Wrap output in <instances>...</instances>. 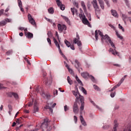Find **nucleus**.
Segmentation results:
<instances>
[{"label":"nucleus","instance_id":"obj_1","mask_svg":"<svg viewBox=\"0 0 131 131\" xmlns=\"http://www.w3.org/2000/svg\"><path fill=\"white\" fill-rule=\"evenodd\" d=\"M98 33L99 34L100 36H101L102 41H103V39H104H104H106V40L108 41L110 45H111V47L113 48L114 49L112 48H110L109 50V52H111V53H112V54L114 55V56L117 55V56H118V57H119V52H117L115 49H116V47H115V45H114V43H113V42L111 41V39H110V37L108 36V35H105V36H103V33H102L101 31L96 30L95 32L96 40H98Z\"/></svg>","mask_w":131,"mask_h":131},{"label":"nucleus","instance_id":"obj_2","mask_svg":"<svg viewBox=\"0 0 131 131\" xmlns=\"http://www.w3.org/2000/svg\"><path fill=\"white\" fill-rule=\"evenodd\" d=\"M72 92L74 96H75L76 98V101H77V100H80L81 104V106L80 107V109L81 111H82L83 109H84V98H83V96L80 95V94H79L78 90H77V91H72Z\"/></svg>","mask_w":131,"mask_h":131},{"label":"nucleus","instance_id":"obj_3","mask_svg":"<svg viewBox=\"0 0 131 131\" xmlns=\"http://www.w3.org/2000/svg\"><path fill=\"white\" fill-rule=\"evenodd\" d=\"M33 102H34V110H33V112L34 113H35L36 112H38L39 108H38V106H37V102L36 101V100L34 101V99H32V101H30L28 104V106L29 107H31V106H32V105H33Z\"/></svg>","mask_w":131,"mask_h":131},{"label":"nucleus","instance_id":"obj_4","mask_svg":"<svg viewBox=\"0 0 131 131\" xmlns=\"http://www.w3.org/2000/svg\"><path fill=\"white\" fill-rule=\"evenodd\" d=\"M49 122V119L48 118H46L44 120V122H43L41 125V127L42 129L43 128H45L47 129V131H50L51 130V126H49V124L48 123Z\"/></svg>","mask_w":131,"mask_h":131},{"label":"nucleus","instance_id":"obj_5","mask_svg":"<svg viewBox=\"0 0 131 131\" xmlns=\"http://www.w3.org/2000/svg\"><path fill=\"white\" fill-rule=\"evenodd\" d=\"M81 75L83 78H88V77H90L93 82H95V77L92 75H90L88 72H83L81 74Z\"/></svg>","mask_w":131,"mask_h":131},{"label":"nucleus","instance_id":"obj_6","mask_svg":"<svg viewBox=\"0 0 131 131\" xmlns=\"http://www.w3.org/2000/svg\"><path fill=\"white\" fill-rule=\"evenodd\" d=\"M74 43H77L78 47H80L81 46V41H80V38H79V35L77 33L76 34V38H74L73 40Z\"/></svg>","mask_w":131,"mask_h":131},{"label":"nucleus","instance_id":"obj_7","mask_svg":"<svg viewBox=\"0 0 131 131\" xmlns=\"http://www.w3.org/2000/svg\"><path fill=\"white\" fill-rule=\"evenodd\" d=\"M28 19L29 20V23L31 24V25H33V26H36V23H35V20L33 18H32V16L31 14H29L28 15Z\"/></svg>","mask_w":131,"mask_h":131},{"label":"nucleus","instance_id":"obj_8","mask_svg":"<svg viewBox=\"0 0 131 131\" xmlns=\"http://www.w3.org/2000/svg\"><path fill=\"white\" fill-rule=\"evenodd\" d=\"M57 28L60 32H63V31L67 30V27L65 25L58 24L57 25Z\"/></svg>","mask_w":131,"mask_h":131},{"label":"nucleus","instance_id":"obj_9","mask_svg":"<svg viewBox=\"0 0 131 131\" xmlns=\"http://www.w3.org/2000/svg\"><path fill=\"white\" fill-rule=\"evenodd\" d=\"M53 41L54 42V43L58 49L59 53L60 54V55H61V56L64 57L65 55H64V54L62 52V51H61V48H60V45H59V43H58V41H57V40H56V38H55V37H53Z\"/></svg>","mask_w":131,"mask_h":131},{"label":"nucleus","instance_id":"obj_10","mask_svg":"<svg viewBox=\"0 0 131 131\" xmlns=\"http://www.w3.org/2000/svg\"><path fill=\"white\" fill-rule=\"evenodd\" d=\"M56 4L61 11H64V10H65V5L64 4H62V2H61V1H56Z\"/></svg>","mask_w":131,"mask_h":131},{"label":"nucleus","instance_id":"obj_11","mask_svg":"<svg viewBox=\"0 0 131 131\" xmlns=\"http://www.w3.org/2000/svg\"><path fill=\"white\" fill-rule=\"evenodd\" d=\"M73 109V112L75 113V114H77V113H78V105H77V102H74Z\"/></svg>","mask_w":131,"mask_h":131},{"label":"nucleus","instance_id":"obj_12","mask_svg":"<svg viewBox=\"0 0 131 131\" xmlns=\"http://www.w3.org/2000/svg\"><path fill=\"white\" fill-rule=\"evenodd\" d=\"M93 4V7L95 10V12H99V6H98V3H97V1H93L92 2Z\"/></svg>","mask_w":131,"mask_h":131},{"label":"nucleus","instance_id":"obj_13","mask_svg":"<svg viewBox=\"0 0 131 131\" xmlns=\"http://www.w3.org/2000/svg\"><path fill=\"white\" fill-rule=\"evenodd\" d=\"M43 82L46 85H51L52 84V79L48 80L47 78H45Z\"/></svg>","mask_w":131,"mask_h":131},{"label":"nucleus","instance_id":"obj_14","mask_svg":"<svg viewBox=\"0 0 131 131\" xmlns=\"http://www.w3.org/2000/svg\"><path fill=\"white\" fill-rule=\"evenodd\" d=\"M82 21L83 24H84L85 25H88V26H89V27H92L91 24H90V22L89 21L88 19H86V18H85V17L83 19H82Z\"/></svg>","mask_w":131,"mask_h":131},{"label":"nucleus","instance_id":"obj_15","mask_svg":"<svg viewBox=\"0 0 131 131\" xmlns=\"http://www.w3.org/2000/svg\"><path fill=\"white\" fill-rule=\"evenodd\" d=\"M80 120L82 125H83L84 126H86V123L85 122V121H84L83 117L81 115L80 116Z\"/></svg>","mask_w":131,"mask_h":131},{"label":"nucleus","instance_id":"obj_16","mask_svg":"<svg viewBox=\"0 0 131 131\" xmlns=\"http://www.w3.org/2000/svg\"><path fill=\"white\" fill-rule=\"evenodd\" d=\"M52 105V103H48L47 105H46L45 107V109H49V111L51 113H53V109H52V107L51 106Z\"/></svg>","mask_w":131,"mask_h":131},{"label":"nucleus","instance_id":"obj_17","mask_svg":"<svg viewBox=\"0 0 131 131\" xmlns=\"http://www.w3.org/2000/svg\"><path fill=\"white\" fill-rule=\"evenodd\" d=\"M25 35L28 38H32V37H33V34L29 32H26Z\"/></svg>","mask_w":131,"mask_h":131},{"label":"nucleus","instance_id":"obj_18","mask_svg":"<svg viewBox=\"0 0 131 131\" xmlns=\"http://www.w3.org/2000/svg\"><path fill=\"white\" fill-rule=\"evenodd\" d=\"M81 6L83 8V10L85 13V14H88V11H86V7L85 6V5L84 4V2H81Z\"/></svg>","mask_w":131,"mask_h":131},{"label":"nucleus","instance_id":"obj_19","mask_svg":"<svg viewBox=\"0 0 131 131\" xmlns=\"http://www.w3.org/2000/svg\"><path fill=\"white\" fill-rule=\"evenodd\" d=\"M111 13L114 17H116V18H118V14H117V12H116L115 10H112Z\"/></svg>","mask_w":131,"mask_h":131},{"label":"nucleus","instance_id":"obj_20","mask_svg":"<svg viewBox=\"0 0 131 131\" xmlns=\"http://www.w3.org/2000/svg\"><path fill=\"white\" fill-rule=\"evenodd\" d=\"M130 128V126L129 125H125L124 128H123V131H131Z\"/></svg>","mask_w":131,"mask_h":131},{"label":"nucleus","instance_id":"obj_21","mask_svg":"<svg viewBox=\"0 0 131 131\" xmlns=\"http://www.w3.org/2000/svg\"><path fill=\"white\" fill-rule=\"evenodd\" d=\"M18 7L20 9L21 12H24V9L22 7V2L21 1H18Z\"/></svg>","mask_w":131,"mask_h":131},{"label":"nucleus","instance_id":"obj_22","mask_svg":"<svg viewBox=\"0 0 131 131\" xmlns=\"http://www.w3.org/2000/svg\"><path fill=\"white\" fill-rule=\"evenodd\" d=\"M114 131H117V127H118V123H117V121L115 120L114 121Z\"/></svg>","mask_w":131,"mask_h":131},{"label":"nucleus","instance_id":"obj_23","mask_svg":"<svg viewBox=\"0 0 131 131\" xmlns=\"http://www.w3.org/2000/svg\"><path fill=\"white\" fill-rule=\"evenodd\" d=\"M71 10L73 15H74V14L75 13L76 14V15H78V13H77V9L71 8Z\"/></svg>","mask_w":131,"mask_h":131},{"label":"nucleus","instance_id":"obj_24","mask_svg":"<svg viewBox=\"0 0 131 131\" xmlns=\"http://www.w3.org/2000/svg\"><path fill=\"white\" fill-rule=\"evenodd\" d=\"M122 19L125 24L126 23V21H125V20L127 19V16L125 14H122Z\"/></svg>","mask_w":131,"mask_h":131},{"label":"nucleus","instance_id":"obj_25","mask_svg":"<svg viewBox=\"0 0 131 131\" xmlns=\"http://www.w3.org/2000/svg\"><path fill=\"white\" fill-rule=\"evenodd\" d=\"M61 17H62L63 19H64L66 22H67L68 24H70V20H69V18H68V17L63 15H61Z\"/></svg>","mask_w":131,"mask_h":131},{"label":"nucleus","instance_id":"obj_26","mask_svg":"<svg viewBox=\"0 0 131 131\" xmlns=\"http://www.w3.org/2000/svg\"><path fill=\"white\" fill-rule=\"evenodd\" d=\"M79 17L81 19V20H82L83 19H84V18H85V15H84V13L81 12V13H79Z\"/></svg>","mask_w":131,"mask_h":131},{"label":"nucleus","instance_id":"obj_27","mask_svg":"<svg viewBox=\"0 0 131 131\" xmlns=\"http://www.w3.org/2000/svg\"><path fill=\"white\" fill-rule=\"evenodd\" d=\"M91 102L92 103V104H93V105H94V106H95V107L97 109H98V110H100V111H102V108L99 107V106H98L97 105H96V103H95V102L93 101H91Z\"/></svg>","mask_w":131,"mask_h":131},{"label":"nucleus","instance_id":"obj_28","mask_svg":"<svg viewBox=\"0 0 131 131\" xmlns=\"http://www.w3.org/2000/svg\"><path fill=\"white\" fill-rule=\"evenodd\" d=\"M75 67L76 68H78L79 66H80V63H79V62L77 60H75Z\"/></svg>","mask_w":131,"mask_h":131},{"label":"nucleus","instance_id":"obj_29","mask_svg":"<svg viewBox=\"0 0 131 131\" xmlns=\"http://www.w3.org/2000/svg\"><path fill=\"white\" fill-rule=\"evenodd\" d=\"M67 80H68V83H69V84H70V85H71V84H72V83H73V82L72 81V80H71V79L70 78V77L68 76Z\"/></svg>","mask_w":131,"mask_h":131},{"label":"nucleus","instance_id":"obj_30","mask_svg":"<svg viewBox=\"0 0 131 131\" xmlns=\"http://www.w3.org/2000/svg\"><path fill=\"white\" fill-rule=\"evenodd\" d=\"M64 63L66 64V67L67 68V69H68L69 72H70V73H72V69L69 68V66L66 63V62L64 61Z\"/></svg>","mask_w":131,"mask_h":131},{"label":"nucleus","instance_id":"obj_31","mask_svg":"<svg viewBox=\"0 0 131 131\" xmlns=\"http://www.w3.org/2000/svg\"><path fill=\"white\" fill-rule=\"evenodd\" d=\"M75 78H76L77 81L78 82V83H79L81 85H82V82H81L80 79H79V78H78V77L77 76H75Z\"/></svg>","mask_w":131,"mask_h":131},{"label":"nucleus","instance_id":"obj_32","mask_svg":"<svg viewBox=\"0 0 131 131\" xmlns=\"http://www.w3.org/2000/svg\"><path fill=\"white\" fill-rule=\"evenodd\" d=\"M64 43L66 45L67 47H68V48H70V42L68 41V40L65 39L64 40Z\"/></svg>","mask_w":131,"mask_h":131},{"label":"nucleus","instance_id":"obj_33","mask_svg":"<svg viewBox=\"0 0 131 131\" xmlns=\"http://www.w3.org/2000/svg\"><path fill=\"white\" fill-rule=\"evenodd\" d=\"M8 108H9V112L8 113L9 114H10V115H11V112H12V110H13V108L12 107V105H8Z\"/></svg>","mask_w":131,"mask_h":131},{"label":"nucleus","instance_id":"obj_34","mask_svg":"<svg viewBox=\"0 0 131 131\" xmlns=\"http://www.w3.org/2000/svg\"><path fill=\"white\" fill-rule=\"evenodd\" d=\"M100 7L102 10H104V2L102 1H99Z\"/></svg>","mask_w":131,"mask_h":131},{"label":"nucleus","instance_id":"obj_35","mask_svg":"<svg viewBox=\"0 0 131 131\" xmlns=\"http://www.w3.org/2000/svg\"><path fill=\"white\" fill-rule=\"evenodd\" d=\"M48 12L49 14H54V9L53 8H50L48 9Z\"/></svg>","mask_w":131,"mask_h":131},{"label":"nucleus","instance_id":"obj_36","mask_svg":"<svg viewBox=\"0 0 131 131\" xmlns=\"http://www.w3.org/2000/svg\"><path fill=\"white\" fill-rule=\"evenodd\" d=\"M93 86L96 91H98V92H100L101 91V89L97 85H94Z\"/></svg>","mask_w":131,"mask_h":131},{"label":"nucleus","instance_id":"obj_37","mask_svg":"<svg viewBox=\"0 0 131 131\" xmlns=\"http://www.w3.org/2000/svg\"><path fill=\"white\" fill-rule=\"evenodd\" d=\"M124 81V78H122L120 81L118 83V86H120L121 83H122Z\"/></svg>","mask_w":131,"mask_h":131},{"label":"nucleus","instance_id":"obj_38","mask_svg":"<svg viewBox=\"0 0 131 131\" xmlns=\"http://www.w3.org/2000/svg\"><path fill=\"white\" fill-rule=\"evenodd\" d=\"M7 24V22L5 20H3L0 22V26H5Z\"/></svg>","mask_w":131,"mask_h":131},{"label":"nucleus","instance_id":"obj_39","mask_svg":"<svg viewBox=\"0 0 131 131\" xmlns=\"http://www.w3.org/2000/svg\"><path fill=\"white\" fill-rule=\"evenodd\" d=\"M81 91L82 92V93H83V94H84V95H86L88 94L86 90H85L83 87H81Z\"/></svg>","mask_w":131,"mask_h":131},{"label":"nucleus","instance_id":"obj_40","mask_svg":"<svg viewBox=\"0 0 131 131\" xmlns=\"http://www.w3.org/2000/svg\"><path fill=\"white\" fill-rule=\"evenodd\" d=\"M118 84L117 85H116L115 86H114L111 90L109 91V92H113V91H114V90H115V89H117V88H118Z\"/></svg>","mask_w":131,"mask_h":131},{"label":"nucleus","instance_id":"obj_41","mask_svg":"<svg viewBox=\"0 0 131 131\" xmlns=\"http://www.w3.org/2000/svg\"><path fill=\"white\" fill-rule=\"evenodd\" d=\"M118 84L117 85H116L115 86H114L111 90L109 91V92H113V91H114V90H115V89H117V88H118Z\"/></svg>","mask_w":131,"mask_h":131},{"label":"nucleus","instance_id":"obj_42","mask_svg":"<svg viewBox=\"0 0 131 131\" xmlns=\"http://www.w3.org/2000/svg\"><path fill=\"white\" fill-rule=\"evenodd\" d=\"M45 19L46 20H47L48 21V22H49L50 23H51V24H52V23H53V20L50 18H48L47 17H45Z\"/></svg>","mask_w":131,"mask_h":131},{"label":"nucleus","instance_id":"obj_43","mask_svg":"<svg viewBox=\"0 0 131 131\" xmlns=\"http://www.w3.org/2000/svg\"><path fill=\"white\" fill-rule=\"evenodd\" d=\"M53 94L54 97H56V96L58 95V90H54L53 91Z\"/></svg>","mask_w":131,"mask_h":131},{"label":"nucleus","instance_id":"obj_44","mask_svg":"<svg viewBox=\"0 0 131 131\" xmlns=\"http://www.w3.org/2000/svg\"><path fill=\"white\" fill-rule=\"evenodd\" d=\"M119 29H121V30L123 31V32H124V28L122 27V26H121L120 24L118 25Z\"/></svg>","mask_w":131,"mask_h":131},{"label":"nucleus","instance_id":"obj_45","mask_svg":"<svg viewBox=\"0 0 131 131\" xmlns=\"http://www.w3.org/2000/svg\"><path fill=\"white\" fill-rule=\"evenodd\" d=\"M116 34L117 36L119 38H120V39H122V38H122V36H120V35L118 33V32H116Z\"/></svg>","mask_w":131,"mask_h":131},{"label":"nucleus","instance_id":"obj_46","mask_svg":"<svg viewBox=\"0 0 131 131\" xmlns=\"http://www.w3.org/2000/svg\"><path fill=\"white\" fill-rule=\"evenodd\" d=\"M13 97L16 99H18L19 98L18 96V94H17V93H13Z\"/></svg>","mask_w":131,"mask_h":131},{"label":"nucleus","instance_id":"obj_47","mask_svg":"<svg viewBox=\"0 0 131 131\" xmlns=\"http://www.w3.org/2000/svg\"><path fill=\"white\" fill-rule=\"evenodd\" d=\"M13 53V51L12 50H9L6 52V54L9 55H12Z\"/></svg>","mask_w":131,"mask_h":131},{"label":"nucleus","instance_id":"obj_48","mask_svg":"<svg viewBox=\"0 0 131 131\" xmlns=\"http://www.w3.org/2000/svg\"><path fill=\"white\" fill-rule=\"evenodd\" d=\"M125 4H126V6L128 7V8L130 7V5L129 4V2H128V1H126Z\"/></svg>","mask_w":131,"mask_h":131},{"label":"nucleus","instance_id":"obj_49","mask_svg":"<svg viewBox=\"0 0 131 131\" xmlns=\"http://www.w3.org/2000/svg\"><path fill=\"white\" fill-rule=\"evenodd\" d=\"M64 110L65 112L67 111L68 110H69V107H68L67 106V105H66L64 106Z\"/></svg>","mask_w":131,"mask_h":131},{"label":"nucleus","instance_id":"obj_50","mask_svg":"<svg viewBox=\"0 0 131 131\" xmlns=\"http://www.w3.org/2000/svg\"><path fill=\"white\" fill-rule=\"evenodd\" d=\"M50 104H51V107H52V108H55V106L57 105V104L56 103H54L53 104V103L51 102V103H50Z\"/></svg>","mask_w":131,"mask_h":131},{"label":"nucleus","instance_id":"obj_51","mask_svg":"<svg viewBox=\"0 0 131 131\" xmlns=\"http://www.w3.org/2000/svg\"><path fill=\"white\" fill-rule=\"evenodd\" d=\"M73 4H74V6H75V7H76V8H78V3H77L76 2H74Z\"/></svg>","mask_w":131,"mask_h":131},{"label":"nucleus","instance_id":"obj_52","mask_svg":"<svg viewBox=\"0 0 131 131\" xmlns=\"http://www.w3.org/2000/svg\"><path fill=\"white\" fill-rule=\"evenodd\" d=\"M74 120L75 121V123H77V117H76V116H74Z\"/></svg>","mask_w":131,"mask_h":131},{"label":"nucleus","instance_id":"obj_53","mask_svg":"<svg viewBox=\"0 0 131 131\" xmlns=\"http://www.w3.org/2000/svg\"><path fill=\"white\" fill-rule=\"evenodd\" d=\"M14 94V93H13V92H10V93H8V96L10 97V98H12V97H13V94Z\"/></svg>","mask_w":131,"mask_h":131},{"label":"nucleus","instance_id":"obj_54","mask_svg":"<svg viewBox=\"0 0 131 131\" xmlns=\"http://www.w3.org/2000/svg\"><path fill=\"white\" fill-rule=\"evenodd\" d=\"M47 41L48 43H49L50 46L52 45V42L51 41V39H50V38H47Z\"/></svg>","mask_w":131,"mask_h":131},{"label":"nucleus","instance_id":"obj_55","mask_svg":"<svg viewBox=\"0 0 131 131\" xmlns=\"http://www.w3.org/2000/svg\"><path fill=\"white\" fill-rule=\"evenodd\" d=\"M115 95H116V93L115 92H114V93H112L111 94V97L112 98H114V97H115Z\"/></svg>","mask_w":131,"mask_h":131},{"label":"nucleus","instance_id":"obj_56","mask_svg":"<svg viewBox=\"0 0 131 131\" xmlns=\"http://www.w3.org/2000/svg\"><path fill=\"white\" fill-rule=\"evenodd\" d=\"M12 19H9V18H6L5 19V22H8V23H10V22H11Z\"/></svg>","mask_w":131,"mask_h":131},{"label":"nucleus","instance_id":"obj_57","mask_svg":"<svg viewBox=\"0 0 131 131\" xmlns=\"http://www.w3.org/2000/svg\"><path fill=\"white\" fill-rule=\"evenodd\" d=\"M46 97L48 99H51V95L50 94H47Z\"/></svg>","mask_w":131,"mask_h":131},{"label":"nucleus","instance_id":"obj_58","mask_svg":"<svg viewBox=\"0 0 131 131\" xmlns=\"http://www.w3.org/2000/svg\"><path fill=\"white\" fill-rule=\"evenodd\" d=\"M103 128H104V129H107L109 128V125L103 126Z\"/></svg>","mask_w":131,"mask_h":131},{"label":"nucleus","instance_id":"obj_59","mask_svg":"<svg viewBox=\"0 0 131 131\" xmlns=\"http://www.w3.org/2000/svg\"><path fill=\"white\" fill-rule=\"evenodd\" d=\"M70 47L71 49V50H73V51H74V50H75V48H74V46L73 45H70Z\"/></svg>","mask_w":131,"mask_h":131},{"label":"nucleus","instance_id":"obj_60","mask_svg":"<svg viewBox=\"0 0 131 131\" xmlns=\"http://www.w3.org/2000/svg\"><path fill=\"white\" fill-rule=\"evenodd\" d=\"M2 89H5V87H4V84H0V90H2Z\"/></svg>","mask_w":131,"mask_h":131},{"label":"nucleus","instance_id":"obj_61","mask_svg":"<svg viewBox=\"0 0 131 131\" xmlns=\"http://www.w3.org/2000/svg\"><path fill=\"white\" fill-rule=\"evenodd\" d=\"M47 34L49 37L52 36V33L51 32H48Z\"/></svg>","mask_w":131,"mask_h":131},{"label":"nucleus","instance_id":"obj_62","mask_svg":"<svg viewBox=\"0 0 131 131\" xmlns=\"http://www.w3.org/2000/svg\"><path fill=\"white\" fill-rule=\"evenodd\" d=\"M4 11L5 10L4 9H2L1 10H0V16H2V14L4 13Z\"/></svg>","mask_w":131,"mask_h":131},{"label":"nucleus","instance_id":"obj_63","mask_svg":"<svg viewBox=\"0 0 131 131\" xmlns=\"http://www.w3.org/2000/svg\"><path fill=\"white\" fill-rule=\"evenodd\" d=\"M106 4L107 7H110V4H109V1H106Z\"/></svg>","mask_w":131,"mask_h":131},{"label":"nucleus","instance_id":"obj_64","mask_svg":"<svg viewBox=\"0 0 131 131\" xmlns=\"http://www.w3.org/2000/svg\"><path fill=\"white\" fill-rule=\"evenodd\" d=\"M24 27H20L19 28V30H24Z\"/></svg>","mask_w":131,"mask_h":131}]
</instances>
